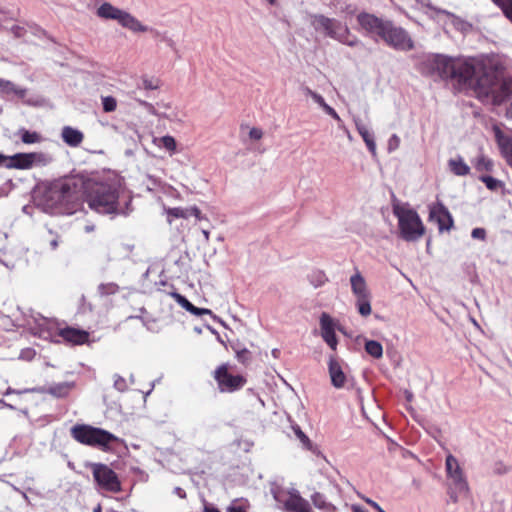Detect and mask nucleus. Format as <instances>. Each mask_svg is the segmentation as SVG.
Here are the masks:
<instances>
[{
    "mask_svg": "<svg viewBox=\"0 0 512 512\" xmlns=\"http://www.w3.org/2000/svg\"><path fill=\"white\" fill-rule=\"evenodd\" d=\"M393 214L398 219L400 236L405 241H416L425 232L424 225L418 213L409 204L393 203Z\"/></svg>",
    "mask_w": 512,
    "mask_h": 512,
    "instance_id": "20e7f679",
    "label": "nucleus"
},
{
    "mask_svg": "<svg viewBox=\"0 0 512 512\" xmlns=\"http://www.w3.org/2000/svg\"><path fill=\"white\" fill-rule=\"evenodd\" d=\"M167 221L171 224L175 218H189V208L175 207L166 210Z\"/></svg>",
    "mask_w": 512,
    "mask_h": 512,
    "instance_id": "473e14b6",
    "label": "nucleus"
},
{
    "mask_svg": "<svg viewBox=\"0 0 512 512\" xmlns=\"http://www.w3.org/2000/svg\"><path fill=\"white\" fill-rule=\"evenodd\" d=\"M35 355V352L31 349L23 351L20 355L21 358L30 359Z\"/></svg>",
    "mask_w": 512,
    "mask_h": 512,
    "instance_id": "5fc2aeb1",
    "label": "nucleus"
},
{
    "mask_svg": "<svg viewBox=\"0 0 512 512\" xmlns=\"http://www.w3.org/2000/svg\"><path fill=\"white\" fill-rule=\"evenodd\" d=\"M357 20L360 26L367 33L377 34L379 37L381 36L388 22L369 13H360L357 17Z\"/></svg>",
    "mask_w": 512,
    "mask_h": 512,
    "instance_id": "f3484780",
    "label": "nucleus"
},
{
    "mask_svg": "<svg viewBox=\"0 0 512 512\" xmlns=\"http://www.w3.org/2000/svg\"><path fill=\"white\" fill-rule=\"evenodd\" d=\"M170 295L182 308H184L193 315L200 316L203 314H212V311L209 309L195 307L191 302H189L184 296H182L179 293H171Z\"/></svg>",
    "mask_w": 512,
    "mask_h": 512,
    "instance_id": "bb28decb",
    "label": "nucleus"
},
{
    "mask_svg": "<svg viewBox=\"0 0 512 512\" xmlns=\"http://www.w3.org/2000/svg\"><path fill=\"white\" fill-rule=\"evenodd\" d=\"M183 114L179 107L173 105L172 103H166L162 105V118H166L172 122H180L182 121Z\"/></svg>",
    "mask_w": 512,
    "mask_h": 512,
    "instance_id": "c85d7f7f",
    "label": "nucleus"
},
{
    "mask_svg": "<svg viewBox=\"0 0 512 512\" xmlns=\"http://www.w3.org/2000/svg\"><path fill=\"white\" fill-rule=\"evenodd\" d=\"M365 351L372 357L379 359L383 355V347L381 343L375 340L365 342Z\"/></svg>",
    "mask_w": 512,
    "mask_h": 512,
    "instance_id": "2f4dec72",
    "label": "nucleus"
},
{
    "mask_svg": "<svg viewBox=\"0 0 512 512\" xmlns=\"http://www.w3.org/2000/svg\"><path fill=\"white\" fill-rule=\"evenodd\" d=\"M320 329L323 340L335 351L338 345L335 331H341L338 321L332 318L328 313L323 312L320 316Z\"/></svg>",
    "mask_w": 512,
    "mask_h": 512,
    "instance_id": "4468645a",
    "label": "nucleus"
},
{
    "mask_svg": "<svg viewBox=\"0 0 512 512\" xmlns=\"http://www.w3.org/2000/svg\"><path fill=\"white\" fill-rule=\"evenodd\" d=\"M236 357L238 361L245 363L250 359V352L246 348L236 350Z\"/></svg>",
    "mask_w": 512,
    "mask_h": 512,
    "instance_id": "49530a36",
    "label": "nucleus"
},
{
    "mask_svg": "<svg viewBox=\"0 0 512 512\" xmlns=\"http://www.w3.org/2000/svg\"><path fill=\"white\" fill-rule=\"evenodd\" d=\"M209 329H210V331H211L213 334H216V335H217V339H218L221 343H223V342H222V340H221V338H220V335L217 333V331H216L215 329L211 328V327H209Z\"/></svg>",
    "mask_w": 512,
    "mask_h": 512,
    "instance_id": "0e129e2a",
    "label": "nucleus"
},
{
    "mask_svg": "<svg viewBox=\"0 0 512 512\" xmlns=\"http://www.w3.org/2000/svg\"><path fill=\"white\" fill-rule=\"evenodd\" d=\"M202 234L205 238V241L208 242L209 241V236H210V233L208 230H202Z\"/></svg>",
    "mask_w": 512,
    "mask_h": 512,
    "instance_id": "680f3d73",
    "label": "nucleus"
},
{
    "mask_svg": "<svg viewBox=\"0 0 512 512\" xmlns=\"http://www.w3.org/2000/svg\"><path fill=\"white\" fill-rule=\"evenodd\" d=\"M273 494L274 499L283 504L284 509L288 512H312L309 502L301 497L295 489L289 491L286 496L279 492Z\"/></svg>",
    "mask_w": 512,
    "mask_h": 512,
    "instance_id": "ddd939ff",
    "label": "nucleus"
},
{
    "mask_svg": "<svg viewBox=\"0 0 512 512\" xmlns=\"http://www.w3.org/2000/svg\"><path fill=\"white\" fill-rule=\"evenodd\" d=\"M264 133L261 128L258 127H252L249 130V138L254 141H258L263 137Z\"/></svg>",
    "mask_w": 512,
    "mask_h": 512,
    "instance_id": "a18cd8bd",
    "label": "nucleus"
},
{
    "mask_svg": "<svg viewBox=\"0 0 512 512\" xmlns=\"http://www.w3.org/2000/svg\"><path fill=\"white\" fill-rule=\"evenodd\" d=\"M59 335L65 341L70 342L72 344H76V345L84 344L85 342L88 341V338H89L88 332H86L84 330H80V329L71 328V327L61 329L59 332Z\"/></svg>",
    "mask_w": 512,
    "mask_h": 512,
    "instance_id": "5701e85b",
    "label": "nucleus"
},
{
    "mask_svg": "<svg viewBox=\"0 0 512 512\" xmlns=\"http://www.w3.org/2000/svg\"><path fill=\"white\" fill-rule=\"evenodd\" d=\"M473 239L484 241L486 239V230L484 228H474L471 232Z\"/></svg>",
    "mask_w": 512,
    "mask_h": 512,
    "instance_id": "09e8293b",
    "label": "nucleus"
},
{
    "mask_svg": "<svg viewBox=\"0 0 512 512\" xmlns=\"http://www.w3.org/2000/svg\"><path fill=\"white\" fill-rule=\"evenodd\" d=\"M38 391L36 388H27V389H24V390H16V389H13L11 387L7 388V390L5 391L4 395H10V394H23V393H30V392H36Z\"/></svg>",
    "mask_w": 512,
    "mask_h": 512,
    "instance_id": "3c124183",
    "label": "nucleus"
},
{
    "mask_svg": "<svg viewBox=\"0 0 512 512\" xmlns=\"http://www.w3.org/2000/svg\"><path fill=\"white\" fill-rule=\"evenodd\" d=\"M356 306L358 312L366 317L371 314L370 295L366 297L356 298Z\"/></svg>",
    "mask_w": 512,
    "mask_h": 512,
    "instance_id": "72a5a7b5",
    "label": "nucleus"
},
{
    "mask_svg": "<svg viewBox=\"0 0 512 512\" xmlns=\"http://www.w3.org/2000/svg\"><path fill=\"white\" fill-rule=\"evenodd\" d=\"M294 432H295L297 438L302 442V444L305 447H308L310 445L309 438L306 436V434L299 427L294 428Z\"/></svg>",
    "mask_w": 512,
    "mask_h": 512,
    "instance_id": "de8ad7c7",
    "label": "nucleus"
},
{
    "mask_svg": "<svg viewBox=\"0 0 512 512\" xmlns=\"http://www.w3.org/2000/svg\"><path fill=\"white\" fill-rule=\"evenodd\" d=\"M450 170L457 176H465L470 172V167L465 163L461 156H457L448 161Z\"/></svg>",
    "mask_w": 512,
    "mask_h": 512,
    "instance_id": "cd10ccee",
    "label": "nucleus"
},
{
    "mask_svg": "<svg viewBox=\"0 0 512 512\" xmlns=\"http://www.w3.org/2000/svg\"><path fill=\"white\" fill-rule=\"evenodd\" d=\"M350 284L352 292L356 298L370 295L366 281L358 270L350 277Z\"/></svg>",
    "mask_w": 512,
    "mask_h": 512,
    "instance_id": "b1692460",
    "label": "nucleus"
},
{
    "mask_svg": "<svg viewBox=\"0 0 512 512\" xmlns=\"http://www.w3.org/2000/svg\"><path fill=\"white\" fill-rule=\"evenodd\" d=\"M51 157L41 152L17 153L13 156H6L5 167L8 169H30L37 165H46Z\"/></svg>",
    "mask_w": 512,
    "mask_h": 512,
    "instance_id": "9b49d317",
    "label": "nucleus"
},
{
    "mask_svg": "<svg viewBox=\"0 0 512 512\" xmlns=\"http://www.w3.org/2000/svg\"><path fill=\"white\" fill-rule=\"evenodd\" d=\"M27 94V89L17 86L10 80L0 78V95L7 99L13 97L23 99Z\"/></svg>",
    "mask_w": 512,
    "mask_h": 512,
    "instance_id": "aec40b11",
    "label": "nucleus"
},
{
    "mask_svg": "<svg viewBox=\"0 0 512 512\" xmlns=\"http://www.w3.org/2000/svg\"><path fill=\"white\" fill-rule=\"evenodd\" d=\"M114 387L120 392H124L128 389L127 381L120 375L114 376Z\"/></svg>",
    "mask_w": 512,
    "mask_h": 512,
    "instance_id": "37998d69",
    "label": "nucleus"
},
{
    "mask_svg": "<svg viewBox=\"0 0 512 512\" xmlns=\"http://www.w3.org/2000/svg\"><path fill=\"white\" fill-rule=\"evenodd\" d=\"M399 145H400V138L396 134H393L388 140V151L389 152L395 151L396 149L399 148Z\"/></svg>",
    "mask_w": 512,
    "mask_h": 512,
    "instance_id": "c03bdc74",
    "label": "nucleus"
},
{
    "mask_svg": "<svg viewBox=\"0 0 512 512\" xmlns=\"http://www.w3.org/2000/svg\"><path fill=\"white\" fill-rule=\"evenodd\" d=\"M205 512H221L219 509L213 506H205Z\"/></svg>",
    "mask_w": 512,
    "mask_h": 512,
    "instance_id": "bf43d9fd",
    "label": "nucleus"
},
{
    "mask_svg": "<svg viewBox=\"0 0 512 512\" xmlns=\"http://www.w3.org/2000/svg\"><path fill=\"white\" fill-rule=\"evenodd\" d=\"M481 180H482V182L485 183L486 187L490 190H496L502 185L500 180L495 179L491 176H483V177H481Z\"/></svg>",
    "mask_w": 512,
    "mask_h": 512,
    "instance_id": "a19ab883",
    "label": "nucleus"
},
{
    "mask_svg": "<svg viewBox=\"0 0 512 512\" xmlns=\"http://www.w3.org/2000/svg\"><path fill=\"white\" fill-rule=\"evenodd\" d=\"M89 207L100 214H123L130 211L131 198L120 191L117 181L95 182L88 186Z\"/></svg>",
    "mask_w": 512,
    "mask_h": 512,
    "instance_id": "f03ea898",
    "label": "nucleus"
},
{
    "mask_svg": "<svg viewBox=\"0 0 512 512\" xmlns=\"http://www.w3.org/2000/svg\"><path fill=\"white\" fill-rule=\"evenodd\" d=\"M311 501L317 509L323 510L324 512H335L336 510L335 506L328 502L325 496L319 492H315L311 496Z\"/></svg>",
    "mask_w": 512,
    "mask_h": 512,
    "instance_id": "c756f323",
    "label": "nucleus"
},
{
    "mask_svg": "<svg viewBox=\"0 0 512 512\" xmlns=\"http://www.w3.org/2000/svg\"><path fill=\"white\" fill-rule=\"evenodd\" d=\"M70 433L72 438L80 444L98 448L104 452L112 451L114 444L121 442V439L111 432L87 424L74 425Z\"/></svg>",
    "mask_w": 512,
    "mask_h": 512,
    "instance_id": "7ed1b4c3",
    "label": "nucleus"
},
{
    "mask_svg": "<svg viewBox=\"0 0 512 512\" xmlns=\"http://www.w3.org/2000/svg\"><path fill=\"white\" fill-rule=\"evenodd\" d=\"M0 403L5 405L6 407L10 408V409H13L14 407L10 404H7L4 400H0Z\"/></svg>",
    "mask_w": 512,
    "mask_h": 512,
    "instance_id": "69168bd1",
    "label": "nucleus"
},
{
    "mask_svg": "<svg viewBox=\"0 0 512 512\" xmlns=\"http://www.w3.org/2000/svg\"><path fill=\"white\" fill-rule=\"evenodd\" d=\"M429 220L435 222L440 231L450 230L453 226L450 212L439 201L429 205Z\"/></svg>",
    "mask_w": 512,
    "mask_h": 512,
    "instance_id": "dca6fc26",
    "label": "nucleus"
},
{
    "mask_svg": "<svg viewBox=\"0 0 512 512\" xmlns=\"http://www.w3.org/2000/svg\"><path fill=\"white\" fill-rule=\"evenodd\" d=\"M474 166L477 171H491L493 167V162L484 155H479L474 162Z\"/></svg>",
    "mask_w": 512,
    "mask_h": 512,
    "instance_id": "c9c22d12",
    "label": "nucleus"
},
{
    "mask_svg": "<svg viewBox=\"0 0 512 512\" xmlns=\"http://www.w3.org/2000/svg\"><path fill=\"white\" fill-rule=\"evenodd\" d=\"M352 512H368L359 505H352Z\"/></svg>",
    "mask_w": 512,
    "mask_h": 512,
    "instance_id": "13d9d810",
    "label": "nucleus"
},
{
    "mask_svg": "<svg viewBox=\"0 0 512 512\" xmlns=\"http://www.w3.org/2000/svg\"><path fill=\"white\" fill-rule=\"evenodd\" d=\"M35 325L31 326V330L40 338L48 340L56 335L55 322L51 319L40 317L34 320Z\"/></svg>",
    "mask_w": 512,
    "mask_h": 512,
    "instance_id": "a211bd4d",
    "label": "nucleus"
},
{
    "mask_svg": "<svg viewBox=\"0 0 512 512\" xmlns=\"http://www.w3.org/2000/svg\"><path fill=\"white\" fill-rule=\"evenodd\" d=\"M97 16L102 19H111L118 21L123 27L129 28L133 31L142 30L141 24L129 13L105 2L98 7Z\"/></svg>",
    "mask_w": 512,
    "mask_h": 512,
    "instance_id": "9d476101",
    "label": "nucleus"
},
{
    "mask_svg": "<svg viewBox=\"0 0 512 512\" xmlns=\"http://www.w3.org/2000/svg\"><path fill=\"white\" fill-rule=\"evenodd\" d=\"M162 149L169 155V158L165 159L164 173L171 179L176 180L182 173L183 162L179 159H174L173 156L181 154L184 148L177 143L174 137L166 135L162 136Z\"/></svg>",
    "mask_w": 512,
    "mask_h": 512,
    "instance_id": "6e6552de",
    "label": "nucleus"
},
{
    "mask_svg": "<svg viewBox=\"0 0 512 512\" xmlns=\"http://www.w3.org/2000/svg\"><path fill=\"white\" fill-rule=\"evenodd\" d=\"M61 136L63 141L71 147L79 146L84 138V135L80 130L70 126L63 127Z\"/></svg>",
    "mask_w": 512,
    "mask_h": 512,
    "instance_id": "a878e982",
    "label": "nucleus"
},
{
    "mask_svg": "<svg viewBox=\"0 0 512 512\" xmlns=\"http://www.w3.org/2000/svg\"><path fill=\"white\" fill-rule=\"evenodd\" d=\"M355 126L358 133L365 142L368 150L372 153V155H376V143L373 133L370 132L367 126L359 119H355Z\"/></svg>",
    "mask_w": 512,
    "mask_h": 512,
    "instance_id": "393cba45",
    "label": "nucleus"
},
{
    "mask_svg": "<svg viewBox=\"0 0 512 512\" xmlns=\"http://www.w3.org/2000/svg\"><path fill=\"white\" fill-rule=\"evenodd\" d=\"M93 512H101V507H100V506H98L97 508H95V509H94V511H93Z\"/></svg>",
    "mask_w": 512,
    "mask_h": 512,
    "instance_id": "774afa93",
    "label": "nucleus"
},
{
    "mask_svg": "<svg viewBox=\"0 0 512 512\" xmlns=\"http://www.w3.org/2000/svg\"><path fill=\"white\" fill-rule=\"evenodd\" d=\"M94 480L97 485L106 491L117 493L121 490L120 481L116 473L106 464H91Z\"/></svg>",
    "mask_w": 512,
    "mask_h": 512,
    "instance_id": "f8f14e48",
    "label": "nucleus"
},
{
    "mask_svg": "<svg viewBox=\"0 0 512 512\" xmlns=\"http://www.w3.org/2000/svg\"><path fill=\"white\" fill-rule=\"evenodd\" d=\"M227 512H246L244 505L238 504L237 501H233L232 504L227 508Z\"/></svg>",
    "mask_w": 512,
    "mask_h": 512,
    "instance_id": "8fccbe9b",
    "label": "nucleus"
},
{
    "mask_svg": "<svg viewBox=\"0 0 512 512\" xmlns=\"http://www.w3.org/2000/svg\"><path fill=\"white\" fill-rule=\"evenodd\" d=\"M145 325L147 326V328L149 330L157 332V323H156V321H152L151 324L149 322H145Z\"/></svg>",
    "mask_w": 512,
    "mask_h": 512,
    "instance_id": "4d7b16f0",
    "label": "nucleus"
},
{
    "mask_svg": "<svg viewBox=\"0 0 512 512\" xmlns=\"http://www.w3.org/2000/svg\"><path fill=\"white\" fill-rule=\"evenodd\" d=\"M20 133H21V140L25 144L38 143L41 140V136L37 132H30L28 130L23 129L20 131Z\"/></svg>",
    "mask_w": 512,
    "mask_h": 512,
    "instance_id": "e433bc0d",
    "label": "nucleus"
},
{
    "mask_svg": "<svg viewBox=\"0 0 512 512\" xmlns=\"http://www.w3.org/2000/svg\"><path fill=\"white\" fill-rule=\"evenodd\" d=\"M6 156L0 153V166L5 167Z\"/></svg>",
    "mask_w": 512,
    "mask_h": 512,
    "instance_id": "e2e57ef3",
    "label": "nucleus"
},
{
    "mask_svg": "<svg viewBox=\"0 0 512 512\" xmlns=\"http://www.w3.org/2000/svg\"><path fill=\"white\" fill-rule=\"evenodd\" d=\"M215 379L221 391L232 392L245 384V379L242 376L230 374L225 366H221L215 371Z\"/></svg>",
    "mask_w": 512,
    "mask_h": 512,
    "instance_id": "2eb2a0df",
    "label": "nucleus"
},
{
    "mask_svg": "<svg viewBox=\"0 0 512 512\" xmlns=\"http://www.w3.org/2000/svg\"><path fill=\"white\" fill-rule=\"evenodd\" d=\"M496 4L502 8L505 16L512 22V0H502Z\"/></svg>",
    "mask_w": 512,
    "mask_h": 512,
    "instance_id": "79ce46f5",
    "label": "nucleus"
},
{
    "mask_svg": "<svg viewBox=\"0 0 512 512\" xmlns=\"http://www.w3.org/2000/svg\"><path fill=\"white\" fill-rule=\"evenodd\" d=\"M445 471L450 481V498L455 503L459 496L469 493V485L459 461L452 454L446 456Z\"/></svg>",
    "mask_w": 512,
    "mask_h": 512,
    "instance_id": "423d86ee",
    "label": "nucleus"
},
{
    "mask_svg": "<svg viewBox=\"0 0 512 512\" xmlns=\"http://www.w3.org/2000/svg\"><path fill=\"white\" fill-rule=\"evenodd\" d=\"M362 499L367 503L369 504L372 508H374L377 512H385L377 502L373 501L372 499L370 498H367V497H362Z\"/></svg>",
    "mask_w": 512,
    "mask_h": 512,
    "instance_id": "864d4df0",
    "label": "nucleus"
},
{
    "mask_svg": "<svg viewBox=\"0 0 512 512\" xmlns=\"http://www.w3.org/2000/svg\"><path fill=\"white\" fill-rule=\"evenodd\" d=\"M51 246H52V248H53V249H56V248H57V246H58V242H57V240H53V241L51 242Z\"/></svg>",
    "mask_w": 512,
    "mask_h": 512,
    "instance_id": "338daca9",
    "label": "nucleus"
},
{
    "mask_svg": "<svg viewBox=\"0 0 512 512\" xmlns=\"http://www.w3.org/2000/svg\"><path fill=\"white\" fill-rule=\"evenodd\" d=\"M309 281L311 285L318 288L323 286L328 281V278L323 271L316 270L309 275Z\"/></svg>",
    "mask_w": 512,
    "mask_h": 512,
    "instance_id": "f704fd0d",
    "label": "nucleus"
},
{
    "mask_svg": "<svg viewBox=\"0 0 512 512\" xmlns=\"http://www.w3.org/2000/svg\"><path fill=\"white\" fill-rule=\"evenodd\" d=\"M328 368L332 385L337 389L343 388L346 382V375L335 357L331 356L329 358Z\"/></svg>",
    "mask_w": 512,
    "mask_h": 512,
    "instance_id": "4be33fe9",
    "label": "nucleus"
},
{
    "mask_svg": "<svg viewBox=\"0 0 512 512\" xmlns=\"http://www.w3.org/2000/svg\"><path fill=\"white\" fill-rule=\"evenodd\" d=\"M69 390L70 386L68 383H57L49 386L46 392L57 398H62L69 393Z\"/></svg>",
    "mask_w": 512,
    "mask_h": 512,
    "instance_id": "7c9ffc66",
    "label": "nucleus"
},
{
    "mask_svg": "<svg viewBox=\"0 0 512 512\" xmlns=\"http://www.w3.org/2000/svg\"><path fill=\"white\" fill-rule=\"evenodd\" d=\"M302 93L304 96L310 97L313 100V102H315L320 108L323 109V111L326 114L331 116L334 120L341 122V118H340L339 114L336 112V110L333 107H331L330 105H328L326 103V101L322 95L313 91L309 87H303Z\"/></svg>",
    "mask_w": 512,
    "mask_h": 512,
    "instance_id": "6ab92c4d",
    "label": "nucleus"
},
{
    "mask_svg": "<svg viewBox=\"0 0 512 512\" xmlns=\"http://www.w3.org/2000/svg\"><path fill=\"white\" fill-rule=\"evenodd\" d=\"M380 38L390 47L400 50L409 51L413 49L414 42L410 35L401 27L394 26L392 22H387Z\"/></svg>",
    "mask_w": 512,
    "mask_h": 512,
    "instance_id": "1a4fd4ad",
    "label": "nucleus"
},
{
    "mask_svg": "<svg viewBox=\"0 0 512 512\" xmlns=\"http://www.w3.org/2000/svg\"><path fill=\"white\" fill-rule=\"evenodd\" d=\"M162 40L165 41L167 47L169 48V52L168 53H171L172 58L174 60L179 59L181 57V55H180V50H179L178 43L175 40H173L172 38H169V37H166V36L164 38H162Z\"/></svg>",
    "mask_w": 512,
    "mask_h": 512,
    "instance_id": "4c0bfd02",
    "label": "nucleus"
},
{
    "mask_svg": "<svg viewBox=\"0 0 512 512\" xmlns=\"http://www.w3.org/2000/svg\"><path fill=\"white\" fill-rule=\"evenodd\" d=\"M119 287L115 283H102L98 286V291L101 296H108L117 293Z\"/></svg>",
    "mask_w": 512,
    "mask_h": 512,
    "instance_id": "58836bf2",
    "label": "nucleus"
},
{
    "mask_svg": "<svg viewBox=\"0 0 512 512\" xmlns=\"http://www.w3.org/2000/svg\"><path fill=\"white\" fill-rule=\"evenodd\" d=\"M312 24L318 31H323L327 36L351 47L361 44L360 40L351 36L349 29L341 22L327 18L323 15H316L313 17Z\"/></svg>",
    "mask_w": 512,
    "mask_h": 512,
    "instance_id": "39448f33",
    "label": "nucleus"
},
{
    "mask_svg": "<svg viewBox=\"0 0 512 512\" xmlns=\"http://www.w3.org/2000/svg\"><path fill=\"white\" fill-rule=\"evenodd\" d=\"M12 31L13 33L17 36V37H20L22 36V32L24 31V29L22 27H19V26H14L12 28Z\"/></svg>",
    "mask_w": 512,
    "mask_h": 512,
    "instance_id": "6e6d98bb",
    "label": "nucleus"
},
{
    "mask_svg": "<svg viewBox=\"0 0 512 512\" xmlns=\"http://www.w3.org/2000/svg\"><path fill=\"white\" fill-rule=\"evenodd\" d=\"M420 71L427 76L454 80L459 86L472 88L484 103L501 104L510 94L507 82L477 58H451L441 54L426 55Z\"/></svg>",
    "mask_w": 512,
    "mask_h": 512,
    "instance_id": "f257e3e1",
    "label": "nucleus"
},
{
    "mask_svg": "<svg viewBox=\"0 0 512 512\" xmlns=\"http://www.w3.org/2000/svg\"><path fill=\"white\" fill-rule=\"evenodd\" d=\"M102 105L105 112H113L117 107V101L112 96H106L102 98Z\"/></svg>",
    "mask_w": 512,
    "mask_h": 512,
    "instance_id": "ea45409f",
    "label": "nucleus"
},
{
    "mask_svg": "<svg viewBox=\"0 0 512 512\" xmlns=\"http://www.w3.org/2000/svg\"><path fill=\"white\" fill-rule=\"evenodd\" d=\"M46 199L51 206L64 207L78 199L76 185L72 180H63L53 184L46 192Z\"/></svg>",
    "mask_w": 512,
    "mask_h": 512,
    "instance_id": "0eeeda50",
    "label": "nucleus"
},
{
    "mask_svg": "<svg viewBox=\"0 0 512 512\" xmlns=\"http://www.w3.org/2000/svg\"><path fill=\"white\" fill-rule=\"evenodd\" d=\"M495 138L502 156L512 168V136L504 134L500 129H496Z\"/></svg>",
    "mask_w": 512,
    "mask_h": 512,
    "instance_id": "412c9836",
    "label": "nucleus"
},
{
    "mask_svg": "<svg viewBox=\"0 0 512 512\" xmlns=\"http://www.w3.org/2000/svg\"><path fill=\"white\" fill-rule=\"evenodd\" d=\"M506 116H507V118L512 119V102L510 103V105L507 108Z\"/></svg>",
    "mask_w": 512,
    "mask_h": 512,
    "instance_id": "052dcab7",
    "label": "nucleus"
},
{
    "mask_svg": "<svg viewBox=\"0 0 512 512\" xmlns=\"http://www.w3.org/2000/svg\"><path fill=\"white\" fill-rule=\"evenodd\" d=\"M190 216H194L199 221L205 219L199 208L196 206L189 207V217Z\"/></svg>",
    "mask_w": 512,
    "mask_h": 512,
    "instance_id": "603ef678",
    "label": "nucleus"
}]
</instances>
